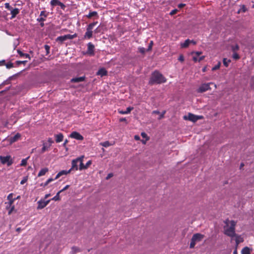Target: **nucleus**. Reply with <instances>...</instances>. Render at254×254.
I'll return each mask as SVG.
<instances>
[{
    "mask_svg": "<svg viewBox=\"0 0 254 254\" xmlns=\"http://www.w3.org/2000/svg\"><path fill=\"white\" fill-rule=\"evenodd\" d=\"M225 225L224 226V233L232 238H234L236 236L235 226L236 223L233 220L230 221L226 220L225 221Z\"/></svg>",
    "mask_w": 254,
    "mask_h": 254,
    "instance_id": "f257e3e1",
    "label": "nucleus"
},
{
    "mask_svg": "<svg viewBox=\"0 0 254 254\" xmlns=\"http://www.w3.org/2000/svg\"><path fill=\"white\" fill-rule=\"evenodd\" d=\"M166 81L165 78L158 71L154 72L149 80V83L153 84L154 83L160 84L165 82Z\"/></svg>",
    "mask_w": 254,
    "mask_h": 254,
    "instance_id": "f03ea898",
    "label": "nucleus"
},
{
    "mask_svg": "<svg viewBox=\"0 0 254 254\" xmlns=\"http://www.w3.org/2000/svg\"><path fill=\"white\" fill-rule=\"evenodd\" d=\"M203 238V235L197 233L194 234L191 238V242L190 243V248H194L196 243L200 241Z\"/></svg>",
    "mask_w": 254,
    "mask_h": 254,
    "instance_id": "7ed1b4c3",
    "label": "nucleus"
},
{
    "mask_svg": "<svg viewBox=\"0 0 254 254\" xmlns=\"http://www.w3.org/2000/svg\"><path fill=\"white\" fill-rule=\"evenodd\" d=\"M0 160L2 164H7L8 166H10L13 163L12 159L9 155L6 156H0Z\"/></svg>",
    "mask_w": 254,
    "mask_h": 254,
    "instance_id": "20e7f679",
    "label": "nucleus"
},
{
    "mask_svg": "<svg viewBox=\"0 0 254 254\" xmlns=\"http://www.w3.org/2000/svg\"><path fill=\"white\" fill-rule=\"evenodd\" d=\"M201 118V116H196L191 113H189L188 115L184 116V119L185 120H189L193 122H195Z\"/></svg>",
    "mask_w": 254,
    "mask_h": 254,
    "instance_id": "39448f33",
    "label": "nucleus"
},
{
    "mask_svg": "<svg viewBox=\"0 0 254 254\" xmlns=\"http://www.w3.org/2000/svg\"><path fill=\"white\" fill-rule=\"evenodd\" d=\"M75 37H76L75 34H74V35L67 34V35H65L64 36L58 37L57 39V41L63 42L67 40L72 39Z\"/></svg>",
    "mask_w": 254,
    "mask_h": 254,
    "instance_id": "423d86ee",
    "label": "nucleus"
},
{
    "mask_svg": "<svg viewBox=\"0 0 254 254\" xmlns=\"http://www.w3.org/2000/svg\"><path fill=\"white\" fill-rule=\"evenodd\" d=\"M212 84V83H204L202 84L197 89V92L199 93L204 92L208 90L210 88V84Z\"/></svg>",
    "mask_w": 254,
    "mask_h": 254,
    "instance_id": "0eeeda50",
    "label": "nucleus"
},
{
    "mask_svg": "<svg viewBox=\"0 0 254 254\" xmlns=\"http://www.w3.org/2000/svg\"><path fill=\"white\" fill-rule=\"evenodd\" d=\"M69 136L71 138H74L78 140H82L83 139V137L79 133L76 131H73L71 132Z\"/></svg>",
    "mask_w": 254,
    "mask_h": 254,
    "instance_id": "6e6552de",
    "label": "nucleus"
},
{
    "mask_svg": "<svg viewBox=\"0 0 254 254\" xmlns=\"http://www.w3.org/2000/svg\"><path fill=\"white\" fill-rule=\"evenodd\" d=\"M50 200H48L46 201L44 200H40L38 202V206L37 208L39 209H42L44 208L46 206L48 205V204L50 202Z\"/></svg>",
    "mask_w": 254,
    "mask_h": 254,
    "instance_id": "1a4fd4ad",
    "label": "nucleus"
},
{
    "mask_svg": "<svg viewBox=\"0 0 254 254\" xmlns=\"http://www.w3.org/2000/svg\"><path fill=\"white\" fill-rule=\"evenodd\" d=\"M21 137L20 133H17L14 136L11 137L8 139V141L10 144L18 140Z\"/></svg>",
    "mask_w": 254,
    "mask_h": 254,
    "instance_id": "9d476101",
    "label": "nucleus"
},
{
    "mask_svg": "<svg viewBox=\"0 0 254 254\" xmlns=\"http://www.w3.org/2000/svg\"><path fill=\"white\" fill-rule=\"evenodd\" d=\"M50 3L53 6L55 5H59L63 9L65 8L64 4L62 3L59 0H51Z\"/></svg>",
    "mask_w": 254,
    "mask_h": 254,
    "instance_id": "9b49d317",
    "label": "nucleus"
},
{
    "mask_svg": "<svg viewBox=\"0 0 254 254\" xmlns=\"http://www.w3.org/2000/svg\"><path fill=\"white\" fill-rule=\"evenodd\" d=\"M48 14L46 13L45 11H42L40 12V17L37 19L38 22H44L46 20V18L47 17Z\"/></svg>",
    "mask_w": 254,
    "mask_h": 254,
    "instance_id": "f8f14e48",
    "label": "nucleus"
},
{
    "mask_svg": "<svg viewBox=\"0 0 254 254\" xmlns=\"http://www.w3.org/2000/svg\"><path fill=\"white\" fill-rule=\"evenodd\" d=\"M79 161H80L79 157L72 161V167L70 169L71 170L72 169L77 170L79 169L78 168V164L79 163Z\"/></svg>",
    "mask_w": 254,
    "mask_h": 254,
    "instance_id": "ddd939ff",
    "label": "nucleus"
},
{
    "mask_svg": "<svg viewBox=\"0 0 254 254\" xmlns=\"http://www.w3.org/2000/svg\"><path fill=\"white\" fill-rule=\"evenodd\" d=\"M88 47V53L90 55L94 54V46L91 43H89L87 45Z\"/></svg>",
    "mask_w": 254,
    "mask_h": 254,
    "instance_id": "4468645a",
    "label": "nucleus"
},
{
    "mask_svg": "<svg viewBox=\"0 0 254 254\" xmlns=\"http://www.w3.org/2000/svg\"><path fill=\"white\" fill-rule=\"evenodd\" d=\"M83 158H84L83 156H82L79 157V159H80V161H79V169L80 170L86 169L85 165H84L83 163Z\"/></svg>",
    "mask_w": 254,
    "mask_h": 254,
    "instance_id": "2eb2a0df",
    "label": "nucleus"
},
{
    "mask_svg": "<svg viewBox=\"0 0 254 254\" xmlns=\"http://www.w3.org/2000/svg\"><path fill=\"white\" fill-rule=\"evenodd\" d=\"M56 141L57 143L63 141L64 136L62 133H59L55 135Z\"/></svg>",
    "mask_w": 254,
    "mask_h": 254,
    "instance_id": "dca6fc26",
    "label": "nucleus"
},
{
    "mask_svg": "<svg viewBox=\"0 0 254 254\" xmlns=\"http://www.w3.org/2000/svg\"><path fill=\"white\" fill-rule=\"evenodd\" d=\"M10 11L11 14V19L14 18L19 12V9L17 8H15L14 9L12 8Z\"/></svg>",
    "mask_w": 254,
    "mask_h": 254,
    "instance_id": "f3484780",
    "label": "nucleus"
},
{
    "mask_svg": "<svg viewBox=\"0 0 254 254\" xmlns=\"http://www.w3.org/2000/svg\"><path fill=\"white\" fill-rule=\"evenodd\" d=\"M192 42V40H190L189 39L186 40L184 43L181 44V46L182 48H187L189 45Z\"/></svg>",
    "mask_w": 254,
    "mask_h": 254,
    "instance_id": "a211bd4d",
    "label": "nucleus"
},
{
    "mask_svg": "<svg viewBox=\"0 0 254 254\" xmlns=\"http://www.w3.org/2000/svg\"><path fill=\"white\" fill-rule=\"evenodd\" d=\"M92 30L87 28V31L84 35V38L90 39L92 36Z\"/></svg>",
    "mask_w": 254,
    "mask_h": 254,
    "instance_id": "6ab92c4d",
    "label": "nucleus"
},
{
    "mask_svg": "<svg viewBox=\"0 0 254 254\" xmlns=\"http://www.w3.org/2000/svg\"><path fill=\"white\" fill-rule=\"evenodd\" d=\"M133 110V108L131 107H129L127 108L126 110L124 111H120L119 110V113L121 114H129L131 110Z\"/></svg>",
    "mask_w": 254,
    "mask_h": 254,
    "instance_id": "aec40b11",
    "label": "nucleus"
},
{
    "mask_svg": "<svg viewBox=\"0 0 254 254\" xmlns=\"http://www.w3.org/2000/svg\"><path fill=\"white\" fill-rule=\"evenodd\" d=\"M85 77L84 76L73 78L71 79L72 82H80L83 81L84 80Z\"/></svg>",
    "mask_w": 254,
    "mask_h": 254,
    "instance_id": "412c9836",
    "label": "nucleus"
},
{
    "mask_svg": "<svg viewBox=\"0 0 254 254\" xmlns=\"http://www.w3.org/2000/svg\"><path fill=\"white\" fill-rule=\"evenodd\" d=\"M48 172V169L47 168H43L39 172V173L38 174V177H40L42 176H44Z\"/></svg>",
    "mask_w": 254,
    "mask_h": 254,
    "instance_id": "4be33fe9",
    "label": "nucleus"
},
{
    "mask_svg": "<svg viewBox=\"0 0 254 254\" xmlns=\"http://www.w3.org/2000/svg\"><path fill=\"white\" fill-rule=\"evenodd\" d=\"M106 74H107V71L106 70V69L105 68H103L100 69L97 73V75H100L101 76H103L106 75Z\"/></svg>",
    "mask_w": 254,
    "mask_h": 254,
    "instance_id": "5701e85b",
    "label": "nucleus"
},
{
    "mask_svg": "<svg viewBox=\"0 0 254 254\" xmlns=\"http://www.w3.org/2000/svg\"><path fill=\"white\" fill-rule=\"evenodd\" d=\"M234 238H235V240L237 245H238L239 244L243 241V238L241 236H238L237 234H236V236H234Z\"/></svg>",
    "mask_w": 254,
    "mask_h": 254,
    "instance_id": "b1692460",
    "label": "nucleus"
},
{
    "mask_svg": "<svg viewBox=\"0 0 254 254\" xmlns=\"http://www.w3.org/2000/svg\"><path fill=\"white\" fill-rule=\"evenodd\" d=\"M43 146L41 150V153H42L45 152L46 150H47L48 148H50V147L51 146V145H48L46 143H43Z\"/></svg>",
    "mask_w": 254,
    "mask_h": 254,
    "instance_id": "393cba45",
    "label": "nucleus"
},
{
    "mask_svg": "<svg viewBox=\"0 0 254 254\" xmlns=\"http://www.w3.org/2000/svg\"><path fill=\"white\" fill-rule=\"evenodd\" d=\"M242 254H250V250L248 247H245L242 250Z\"/></svg>",
    "mask_w": 254,
    "mask_h": 254,
    "instance_id": "a878e982",
    "label": "nucleus"
},
{
    "mask_svg": "<svg viewBox=\"0 0 254 254\" xmlns=\"http://www.w3.org/2000/svg\"><path fill=\"white\" fill-rule=\"evenodd\" d=\"M97 15V12L96 11H91L89 13L88 15H86V17L90 18L92 17L95 16Z\"/></svg>",
    "mask_w": 254,
    "mask_h": 254,
    "instance_id": "bb28decb",
    "label": "nucleus"
},
{
    "mask_svg": "<svg viewBox=\"0 0 254 254\" xmlns=\"http://www.w3.org/2000/svg\"><path fill=\"white\" fill-rule=\"evenodd\" d=\"M71 172V169H69L68 171L65 170H62L60 172H59V174L61 175V176L63 175H66L67 174H69Z\"/></svg>",
    "mask_w": 254,
    "mask_h": 254,
    "instance_id": "cd10ccee",
    "label": "nucleus"
},
{
    "mask_svg": "<svg viewBox=\"0 0 254 254\" xmlns=\"http://www.w3.org/2000/svg\"><path fill=\"white\" fill-rule=\"evenodd\" d=\"M100 145L105 147H107L112 145V144L110 143L108 141H106L104 142L100 143Z\"/></svg>",
    "mask_w": 254,
    "mask_h": 254,
    "instance_id": "c85d7f7f",
    "label": "nucleus"
},
{
    "mask_svg": "<svg viewBox=\"0 0 254 254\" xmlns=\"http://www.w3.org/2000/svg\"><path fill=\"white\" fill-rule=\"evenodd\" d=\"M97 22H93L92 23H90L88 26L87 29H90V30H92L93 28L97 24Z\"/></svg>",
    "mask_w": 254,
    "mask_h": 254,
    "instance_id": "c756f323",
    "label": "nucleus"
},
{
    "mask_svg": "<svg viewBox=\"0 0 254 254\" xmlns=\"http://www.w3.org/2000/svg\"><path fill=\"white\" fill-rule=\"evenodd\" d=\"M29 158V157H27L26 159H22V161H21V164H20V166H26V164H27V159Z\"/></svg>",
    "mask_w": 254,
    "mask_h": 254,
    "instance_id": "7c9ffc66",
    "label": "nucleus"
},
{
    "mask_svg": "<svg viewBox=\"0 0 254 254\" xmlns=\"http://www.w3.org/2000/svg\"><path fill=\"white\" fill-rule=\"evenodd\" d=\"M230 62H231V61L230 60H228L226 58L223 59V64L226 67L229 65V64Z\"/></svg>",
    "mask_w": 254,
    "mask_h": 254,
    "instance_id": "2f4dec72",
    "label": "nucleus"
},
{
    "mask_svg": "<svg viewBox=\"0 0 254 254\" xmlns=\"http://www.w3.org/2000/svg\"><path fill=\"white\" fill-rule=\"evenodd\" d=\"M60 192H58L57 193V194L54 197L52 198V199L53 200H55V201H57V200H60Z\"/></svg>",
    "mask_w": 254,
    "mask_h": 254,
    "instance_id": "473e14b6",
    "label": "nucleus"
},
{
    "mask_svg": "<svg viewBox=\"0 0 254 254\" xmlns=\"http://www.w3.org/2000/svg\"><path fill=\"white\" fill-rule=\"evenodd\" d=\"M247 10V8L245 5H242L241 8L238 11V13H240L241 12H245Z\"/></svg>",
    "mask_w": 254,
    "mask_h": 254,
    "instance_id": "72a5a7b5",
    "label": "nucleus"
},
{
    "mask_svg": "<svg viewBox=\"0 0 254 254\" xmlns=\"http://www.w3.org/2000/svg\"><path fill=\"white\" fill-rule=\"evenodd\" d=\"M239 49V47L238 45H236L232 47V50L233 51V52H235V51L238 50Z\"/></svg>",
    "mask_w": 254,
    "mask_h": 254,
    "instance_id": "f704fd0d",
    "label": "nucleus"
},
{
    "mask_svg": "<svg viewBox=\"0 0 254 254\" xmlns=\"http://www.w3.org/2000/svg\"><path fill=\"white\" fill-rule=\"evenodd\" d=\"M220 65H221V63L220 62H219L217 64H216L215 66H214L213 68H212V70H215L216 69H218V68H219L220 66Z\"/></svg>",
    "mask_w": 254,
    "mask_h": 254,
    "instance_id": "c9c22d12",
    "label": "nucleus"
},
{
    "mask_svg": "<svg viewBox=\"0 0 254 254\" xmlns=\"http://www.w3.org/2000/svg\"><path fill=\"white\" fill-rule=\"evenodd\" d=\"M233 58L235 60H238L240 58V57L237 53H236V52H234L233 54Z\"/></svg>",
    "mask_w": 254,
    "mask_h": 254,
    "instance_id": "e433bc0d",
    "label": "nucleus"
},
{
    "mask_svg": "<svg viewBox=\"0 0 254 254\" xmlns=\"http://www.w3.org/2000/svg\"><path fill=\"white\" fill-rule=\"evenodd\" d=\"M4 6L6 8H7L10 10L12 9V7L10 6V5H9V4L8 3H5L4 4Z\"/></svg>",
    "mask_w": 254,
    "mask_h": 254,
    "instance_id": "4c0bfd02",
    "label": "nucleus"
},
{
    "mask_svg": "<svg viewBox=\"0 0 254 254\" xmlns=\"http://www.w3.org/2000/svg\"><path fill=\"white\" fill-rule=\"evenodd\" d=\"M7 198L8 200L15 199L14 198H13V194L12 193L9 194L7 197Z\"/></svg>",
    "mask_w": 254,
    "mask_h": 254,
    "instance_id": "58836bf2",
    "label": "nucleus"
},
{
    "mask_svg": "<svg viewBox=\"0 0 254 254\" xmlns=\"http://www.w3.org/2000/svg\"><path fill=\"white\" fill-rule=\"evenodd\" d=\"M27 181V177L24 178L20 182V184L23 185Z\"/></svg>",
    "mask_w": 254,
    "mask_h": 254,
    "instance_id": "ea45409f",
    "label": "nucleus"
},
{
    "mask_svg": "<svg viewBox=\"0 0 254 254\" xmlns=\"http://www.w3.org/2000/svg\"><path fill=\"white\" fill-rule=\"evenodd\" d=\"M6 66L7 68H10L13 67V65L12 63H8L6 64Z\"/></svg>",
    "mask_w": 254,
    "mask_h": 254,
    "instance_id": "a19ab883",
    "label": "nucleus"
},
{
    "mask_svg": "<svg viewBox=\"0 0 254 254\" xmlns=\"http://www.w3.org/2000/svg\"><path fill=\"white\" fill-rule=\"evenodd\" d=\"M153 41H150V42L149 43V45L148 46V49H147L148 51H149V50H150L152 49V46H153Z\"/></svg>",
    "mask_w": 254,
    "mask_h": 254,
    "instance_id": "79ce46f5",
    "label": "nucleus"
},
{
    "mask_svg": "<svg viewBox=\"0 0 254 254\" xmlns=\"http://www.w3.org/2000/svg\"><path fill=\"white\" fill-rule=\"evenodd\" d=\"M69 185H66V186H65L62 190H61L60 191H59V192H60V193L65 190H67L68 188H69Z\"/></svg>",
    "mask_w": 254,
    "mask_h": 254,
    "instance_id": "37998d69",
    "label": "nucleus"
},
{
    "mask_svg": "<svg viewBox=\"0 0 254 254\" xmlns=\"http://www.w3.org/2000/svg\"><path fill=\"white\" fill-rule=\"evenodd\" d=\"M91 161H88L85 165V169H87L91 164Z\"/></svg>",
    "mask_w": 254,
    "mask_h": 254,
    "instance_id": "c03bdc74",
    "label": "nucleus"
},
{
    "mask_svg": "<svg viewBox=\"0 0 254 254\" xmlns=\"http://www.w3.org/2000/svg\"><path fill=\"white\" fill-rule=\"evenodd\" d=\"M178 60H179V61H180L181 62H184V56L182 55H181L179 56Z\"/></svg>",
    "mask_w": 254,
    "mask_h": 254,
    "instance_id": "a18cd8bd",
    "label": "nucleus"
},
{
    "mask_svg": "<svg viewBox=\"0 0 254 254\" xmlns=\"http://www.w3.org/2000/svg\"><path fill=\"white\" fill-rule=\"evenodd\" d=\"M138 50H139V52L142 54L145 53V50L144 48H142V47L139 48Z\"/></svg>",
    "mask_w": 254,
    "mask_h": 254,
    "instance_id": "49530a36",
    "label": "nucleus"
},
{
    "mask_svg": "<svg viewBox=\"0 0 254 254\" xmlns=\"http://www.w3.org/2000/svg\"><path fill=\"white\" fill-rule=\"evenodd\" d=\"M178 11V10L175 9H174L173 10H172L171 12H170V14L171 15H173L175 14H176L177 13V12Z\"/></svg>",
    "mask_w": 254,
    "mask_h": 254,
    "instance_id": "de8ad7c7",
    "label": "nucleus"
},
{
    "mask_svg": "<svg viewBox=\"0 0 254 254\" xmlns=\"http://www.w3.org/2000/svg\"><path fill=\"white\" fill-rule=\"evenodd\" d=\"M141 136H142L143 138H145V139H146V138H148L147 137V134H146L145 132H142V133H141Z\"/></svg>",
    "mask_w": 254,
    "mask_h": 254,
    "instance_id": "09e8293b",
    "label": "nucleus"
},
{
    "mask_svg": "<svg viewBox=\"0 0 254 254\" xmlns=\"http://www.w3.org/2000/svg\"><path fill=\"white\" fill-rule=\"evenodd\" d=\"M27 61H17V64H25Z\"/></svg>",
    "mask_w": 254,
    "mask_h": 254,
    "instance_id": "8fccbe9b",
    "label": "nucleus"
},
{
    "mask_svg": "<svg viewBox=\"0 0 254 254\" xmlns=\"http://www.w3.org/2000/svg\"><path fill=\"white\" fill-rule=\"evenodd\" d=\"M17 52L19 54V55H20V57H23L25 55V54L23 53L19 50H17Z\"/></svg>",
    "mask_w": 254,
    "mask_h": 254,
    "instance_id": "3c124183",
    "label": "nucleus"
},
{
    "mask_svg": "<svg viewBox=\"0 0 254 254\" xmlns=\"http://www.w3.org/2000/svg\"><path fill=\"white\" fill-rule=\"evenodd\" d=\"M165 113V111H164L163 113H161V114H160V116H159V117L158 118L159 120H160L162 118H163L164 117V114Z\"/></svg>",
    "mask_w": 254,
    "mask_h": 254,
    "instance_id": "603ef678",
    "label": "nucleus"
},
{
    "mask_svg": "<svg viewBox=\"0 0 254 254\" xmlns=\"http://www.w3.org/2000/svg\"><path fill=\"white\" fill-rule=\"evenodd\" d=\"M10 207V209L8 212L9 214H10L14 209V206L13 205H11Z\"/></svg>",
    "mask_w": 254,
    "mask_h": 254,
    "instance_id": "864d4df0",
    "label": "nucleus"
},
{
    "mask_svg": "<svg viewBox=\"0 0 254 254\" xmlns=\"http://www.w3.org/2000/svg\"><path fill=\"white\" fill-rule=\"evenodd\" d=\"M113 176V174L112 173H110L106 177V179L107 180H109L110 178H111V177H112Z\"/></svg>",
    "mask_w": 254,
    "mask_h": 254,
    "instance_id": "5fc2aeb1",
    "label": "nucleus"
},
{
    "mask_svg": "<svg viewBox=\"0 0 254 254\" xmlns=\"http://www.w3.org/2000/svg\"><path fill=\"white\" fill-rule=\"evenodd\" d=\"M14 200H15V199L9 200L8 204H9V206H11L12 205V204L13 203Z\"/></svg>",
    "mask_w": 254,
    "mask_h": 254,
    "instance_id": "6e6d98bb",
    "label": "nucleus"
},
{
    "mask_svg": "<svg viewBox=\"0 0 254 254\" xmlns=\"http://www.w3.org/2000/svg\"><path fill=\"white\" fill-rule=\"evenodd\" d=\"M48 141L50 143L49 145H51L54 142V141L51 138H49L48 139Z\"/></svg>",
    "mask_w": 254,
    "mask_h": 254,
    "instance_id": "4d7b16f0",
    "label": "nucleus"
},
{
    "mask_svg": "<svg viewBox=\"0 0 254 254\" xmlns=\"http://www.w3.org/2000/svg\"><path fill=\"white\" fill-rule=\"evenodd\" d=\"M185 5V4L180 3L178 5V7L181 8Z\"/></svg>",
    "mask_w": 254,
    "mask_h": 254,
    "instance_id": "13d9d810",
    "label": "nucleus"
},
{
    "mask_svg": "<svg viewBox=\"0 0 254 254\" xmlns=\"http://www.w3.org/2000/svg\"><path fill=\"white\" fill-rule=\"evenodd\" d=\"M197 56H199V55H200L201 54H202V52H196L194 53Z\"/></svg>",
    "mask_w": 254,
    "mask_h": 254,
    "instance_id": "bf43d9fd",
    "label": "nucleus"
},
{
    "mask_svg": "<svg viewBox=\"0 0 254 254\" xmlns=\"http://www.w3.org/2000/svg\"><path fill=\"white\" fill-rule=\"evenodd\" d=\"M26 58H28L29 59H30V57L29 56V55L27 54H25V55L23 56Z\"/></svg>",
    "mask_w": 254,
    "mask_h": 254,
    "instance_id": "052dcab7",
    "label": "nucleus"
},
{
    "mask_svg": "<svg viewBox=\"0 0 254 254\" xmlns=\"http://www.w3.org/2000/svg\"><path fill=\"white\" fill-rule=\"evenodd\" d=\"M60 177H61V175H60L59 173H58V174L57 175V176H56L55 178L54 179V180L58 179Z\"/></svg>",
    "mask_w": 254,
    "mask_h": 254,
    "instance_id": "680f3d73",
    "label": "nucleus"
},
{
    "mask_svg": "<svg viewBox=\"0 0 254 254\" xmlns=\"http://www.w3.org/2000/svg\"><path fill=\"white\" fill-rule=\"evenodd\" d=\"M134 139L136 140H138L140 139V137L138 135H135Z\"/></svg>",
    "mask_w": 254,
    "mask_h": 254,
    "instance_id": "e2e57ef3",
    "label": "nucleus"
},
{
    "mask_svg": "<svg viewBox=\"0 0 254 254\" xmlns=\"http://www.w3.org/2000/svg\"><path fill=\"white\" fill-rule=\"evenodd\" d=\"M152 114H160V112L158 111H153Z\"/></svg>",
    "mask_w": 254,
    "mask_h": 254,
    "instance_id": "0e129e2a",
    "label": "nucleus"
},
{
    "mask_svg": "<svg viewBox=\"0 0 254 254\" xmlns=\"http://www.w3.org/2000/svg\"><path fill=\"white\" fill-rule=\"evenodd\" d=\"M193 60L194 62H197V61H198V59H197V57H193Z\"/></svg>",
    "mask_w": 254,
    "mask_h": 254,
    "instance_id": "69168bd1",
    "label": "nucleus"
},
{
    "mask_svg": "<svg viewBox=\"0 0 254 254\" xmlns=\"http://www.w3.org/2000/svg\"><path fill=\"white\" fill-rule=\"evenodd\" d=\"M120 122H125L126 121V119L125 118H122L120 119Z\"/></svg>",
    "mask_w": 254,
    "mask_h": 254,
    "instance_id": "338daca9",
    "label": "nucleus"
},
{
    "mask_svg": "<svg viewBox=\"0 0 254 254\" xmlns=\"http://www.w3.org/2000/svg\"><path fill=\"white\" fill-rule=\"evenodd\" d=\"M45 49L47 50V52L48 51V50H49V49H50L49 46H48V45H45Z\"/></svg>",
    "mask_w": 254,
    "mask_h": 254,
    "instance_id": "774afa93",
    "label": "nucleus"
}]
</instances>
